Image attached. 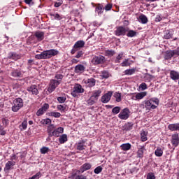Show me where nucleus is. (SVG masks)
<instances>
[{"instance_id": "338daca9", "label": "nucleus", "mask_w": 179, "mask_h": 179, "mask_svg": "<svg viewBox=\"0 0 179 179\" xmlns=\"http://www.w3.org/2000/svg\"><path fill=\"white\" fill-rule=\"evenodd\" d=\"M162 19L163 18L161 15H157V17H155V22H162Z\"/></svg>"}, {"instance_id": "412c9836", "label": "nucleus", "mask_w": 179, "mask_h": 179, "mask_svg": "<svg viewBox=\"0 0 179 179\" xmlns=\"http://www.w3.org/2000/svg\"><path fill=\"white\" fill-rule=\"evenodd\" d=\"M173 35H174V31L169 30L164 35V38L165 40H170V38H173Z\"/></svg>"}, {"instance_id": "ddd939ff", "label": "nucleus", "mask_w": 179, "mask_h": 179, "mask_svg": "<svg viewBox=\"0 0 179 179\" xmlns=\"http://www.w3.org/2000/svg\"><path fill=\"white\" fill-rule=\"evenodd\" d=\"M171 143L173 146H174L175 148H177L178 146V144H179L178 134L176 133L172 135Z\"/></svg>"}, {"instance_id": "680f3d73", "label": "nucleus", "mask_w": 179, "mask_h": 179, "mask_svg": "<svg viewBox=\"0 0 179 179\" xmlns=\"http://www.w3.org/2000/svg\"><path fill=\"white\" fill-rule=\"evenodd\" d=\"M62 3H63L62 0H60L58 2H55L54 6H55V8H59V6H61V5H62Z\"/></svg>"}, {"instance_id": "2f4dec72", "label": "nucleus", "mask_w": 179, "mask_h": 179, "mask_svg": "<svg viewBox=\"0 0 179 179\" xmlns=\"http://www.w3.org/2000/svg\"><path fill=\"white\" fill-rule=\"evenodd\" d=\"M155 155L157 157H162L163 156V150L160 147H157L156 150L155 151Z\"/></svg>"}, {"instance_id": "de8ad7c7", "label": "nucleus", "mask_w": 179, "mask_h": 179, "mask_svg": "<svg viewBox=\"0 0 179 179\" xmlns=\"http://www.w3.org/2000/svg\"><path fill=\"white\" fill-rule=\"evenodd\" d=\"M115 54V51L114 50H106L105 52V55L106 57H113Z\"/></svg>"}, {"instance_id": "39448f33", "label": "nucleus", "mask_w": 179, "mask_h": 179, "mask_svg": "<svg viewBox=\"0 0 179 179\" xmlns=\"http://www.w3.org/2000/svg\"><path fill=\"white\" fill-rule=\"evenodd\" d=\"M61 85V83L59 81H57L55 79H52L50 80V84H49V87L48 88V92L50 93H52Z\"/></svg>"}, {"instance_id": "393cba45", "label": "nucleus", "mask_w": 179, "mask_h": 179, "mask_svg": "<svg viewBox=\"0 0 179 179\" xmlns=\"http://www.w3.org/2000/svg\"><path fill=\"white\" fill-rule=\"evenodd\" d=\"M141 140L142 142H146L148 141V131L143 130L141 133Z\"/></svg>"}, {"instance_id": "f03ea898", "label": "nucleus", "mask_w": 179, "mask_h": 179, "mask_svg": "<svg viewBox=\"0 0 179 179\" xmlns=\"http://www.w3.org/2000/svg\"><path fill=\"white\" fill-rule=\"evenodd\" d=\"M13 104L12 111L13 113H17L23 107V99L22 98H17L13 101Z\"/></svg>"}, {"instance_id": "423d86ee", "label": "nucleus", "mask_w": 179, "mask_h": 179, "mask_svg": "<svg viewBox=\"0 0 179 179\" xmlns=\"http://www.w3.org/2000/svg\"><path fill=\"white\" fill-rule=\"evenodd\" d=\"M91 62L94 65H99L100 64H104V62H106V57H104V56H102V55L94 56L92 58Z\"/></svg>"}, {"instance_id": "72a5a7b5", "label": "nucleus", "mask_w": 179, "mask_h": 179, "mask_svg": "<svg viewBox=\"0 0 179 179\" xmlns=\"http://www.w3.org/2000/svg\"><path fill=\"white\" fill-rule=\"evenodd\" d=\"M11 75L13 78H22V71L19 70H14L11 73Z\"/></svg>"}, {"instance_id": "cd10ccee", "label": "nucleus", "mask_w": 179, "mask_h": 179, "mask_svg": "<svg viewBox=\"0 0 179 179\" xmlns=\"http://www.w3.org/2000/svg\"><path fill=\"white\" fill-rule=\"evenodd\" d=\"M85 47V41H78L73 45V48H83Z\"/></svg>"}, {"instance_id": "8fccbe9b", "label": "nucleus", "mask_w": 179, "mask_h": 179, "mask_svg": "<svg viewBox=\"0 0 179 179\" xmlns=\"http://www.w3.org/2000/svg\"><path fill=\"white\" fill-rule=\"evenodd\" d=\"M114 97L116 99V101L120 103L121 101V93L115 92L114 94Z\"/></svg>"}, {"instance_id": "a18cd8bd", "label": "nucleus", "mask_w": 179, "mask_h": 179, "mask_svg": "<svg viewBox=\"0 0 179 179\" xmlns=\"http://www.w3.org/2000/svg\"><path fill=\"white\" fill-rule=\"evenodd\" d=\"M127 37H135L136 36V31L134 30H129L127 34Z\"/></svg>"}, {"instance_id": "c03bdc74", "label": "nucleus", "mask_w": 179, "mask_h": 179, "mask_svg": "<svg viewBox=\"0 0 179 179\" xmlns=\"http://www.w3.org/2000/svg\"><path fill=\"white\" fill-rule=\"evenodd\" d=\"M101 76L103 79H107V78H110V73H108V71H101Z\"/></svg>"}, {"instance_id": "49530a36", "label": "nucleus", "mask_w": 179, "mask_h": 179, "mask_svg": "<svg viewBox=\"0 0 179 179\" xmlns=\"http://www.w3.org/2000/svg\"><path fill=\"white\" fill-rule=\"evenodd\" d=\"M130 65L129 59H125L123 62L121 63V66H129Z\"/></svg>"}, {"instance_id": "20e7f679", "label": "nucleus", "mask_w": 179, "mask_h": 179, "mask_svg": "<svg viewBox=\"0 0 179 179\" xmlns=\"http://www.w3.org/2000/svg\"><path fill=\"white\" fill-rule=\"evenodd\" d=\"M179 55V47L173 50H167L165 52V59H171L173 57H178Z\"/></svg>"}, {"instance_id": "4c0bfd02", "label": "nucleus", "mask_w": 179, "mask_h": 179, "mask_svg": "<svg viewBox=\"0 0 179 179\" xmlns=\"http://www.w3.org/2000/svg\"><path fill=\"white\" fill-rule=\"evenodd\" d=\"M85 141H83L82 142L78 143L77 144V149L78 150H85Z\"/></svg>"}, {"instance_id": "5fc2aeb1", "label": "nucleus", "mask_w": 179, "mask_h": 179, "mask_svg": "<svg viewBox=\"0 0 179 179\" xmlns=\"http://www.w3.org/2000/svg\"><path fill=\"white\" fill-rule=\"evenodd\" d=\"M52 16L54 17L55 20H61V19H62V17H61V15H59L58 13L52 14Z\"/></svg>"}, {"instance_id": "a878e982", "label": "nucleus", "mask_w": 179, "mask_h": 179, "mask_svg": "<svg viewBox=\"0 0 179 179\" xmlns=\"http://www.w3.org/2000/svg\"><path fill=\"white\" fill-rule=\"evenodd\" d=\"M12 166H15V162L8 161L6 164V166L4 167V171H9V170H10V167H12Z\"/></svg>"}, {"instance_id": "1a4fd4ad", "label": "nucleus", "mask_w": 179, "mask_h": 179, "mask_svg": "<svg viewBox=\"0 0 179 179\" xmlns=\"http://www.w3.org/2000/svg\"><path fill=\"white\" fill-rule=\"evenodd\" d=\"M27 92H29V94H33L34 96H37L38 94V89H37V85H32L27 87Z\"/></svg>"}, {"instance_id": "f704fd0d", "label": "nucleus", "mask_w": 179, "mask_h": 179, "mask_svg": "<svg viewBox=\"0 0 179 179\" xmlns=\"http://www.w3.org/2000/svg\"><path fill=\"white\" fill-rule=\"evenodd\" d=\"M120 148H121L122 150H124V152H127V150H129V149H131V144L129 143L122 144L120 145Z\"/></svg>"}, {"instance_id": "dca6fc26", "label": "nucleus", "mask_w": 179, "mask_h": 179, "mask_svg": "<svg viewBox=\"0 0 179 179\" xmlns=\"http://www.w3.org/2000/svg\"><path fill=\"white\" fill-rule=\"evenodd\" d=\"M61 134H64V128L62 127H58L57 129H55L52 131L51 136H55L56 138H58Z\"/></svg>"}, {"instance_id": "864d4df0", "label": "nucleus", "mask_w": 179, "mask_h": 179, "mask_svg": "<svg viewBox=\"0 0 179 179\" xmlns=\"http://www.w3.org/2000/svg\"><path fill=\"white\" fill-rule=\"evenodd\" d=\"M139 89H141V90H146L148 89V85L146 83H142L139 86Z\"/></svg>"}, {"instance_id": "2eb2a0df", "label": "nucleus", "mask_w": 179, "mask_h": 179, "mask_svg": "<svg viewBox=\"0 0 179 179\" xmlns=\"http://www.w3.org/2000/svg\"><path fill=\"white\" fill-rule=\"evenodd\" d=\"M45 34L44 33V31H35L34 36L36 37V40H38V41H43V40H44Z\"/></svg>"}, {"instance_id": "69168bd1", "label": "nucleus", "mask_w": 179, "mask_h": 179, "mask_svg": "<svg viewBox=\"0 0 179 179\" xmlns=\"http://www.w3.org/2000/svg\"><path fill=\"white\" fill-rule=\"evenodd\" d=\"M43 124H45V125H48V124H51V119H45L43 120Z\"/></svg>"}, {"instance_id": "774afa93", "label": "nucleus", "mask_w": 179, "mask_h": 179, "mask_svg": "<svg viewBox=\"0 0 179 179\" xmlns=\"http://www.w3.org/2000/svg\"><path fill=\"white\" fill-rule=\"evenodd\" d=\"M0 135H2V136L6 135V131L3 130V127H1V129H0Z\"/></svg>"}, {"instance_id": "6e6552de", "label": "nucleus", "mask_w": 179, "mask_h": 179, "mask_svg": "<svg viewBox=\"0 0 179 179\" xmlns=\"http://www.w3.org/2000/svg\"><path fill=\"white\" fill-rule=\"evenodd\" d=\"M92 169V164L90 163H85L84 164H83L79 170L76 171V173H81L83 174V173L84 171H87V170H90Z\"/></svg>"}, {"instance_id": "0e129e2a", "label": "nucleus", "mask_w": 179, "mask_h": 179, "mask_svg": "<svg viewBox=\"0 0 179 179\" xmlns=\"http://www.w3.org/2000/svg\"><path fill=\"white\" fill-rule=\"evenodd\" d=\"M113 8V5L108 3L106 6H105V10L106 11L108 10H111V8Z\"/></svg>"}, {"instance_id": "c756f323", "label": "nucleus", "mask_w": 179, "mask_h": 179, "mask_svg": "<svg viewBox=\"0 0 179 179\" xmlns=\"http://www.w3.org/2000/svg\"><path fill=\"white\" fill-rule=\"evenodd\" d=\"M97 100L99 99H96V98H94V96H92L91 95L90 99L87 101V103L89 106H93V104H94L95 103H97Z\"/></svg>"}, {"instance_id": "ea45409f", "label": "nucleus", "mask_w": 179, "mask_h": 179, "mask_svg": "<svg viewBox=\"0 0 179 179\" xmlns=\"http://www.w3.org/2000/svg\"><path fill=\"white\" fill-rule=\"evenodd\" d=\"M135 69H127L124 71V75H134L135 73Z\"/></svg>"}, {"instance_id": "e2e57ef3", "label": "nucleus", "mask_w": 179, "mask_h": 179, "mask_svg": "<svg viewBox=\"0 0 179 179\" xmlns=\"http://www.w3.org/2000/svg\"><path fill=\"white\" fill-rule=\"evenodd\" d=\"M2 123L5 125V127H7L9 124V120H8L6 118H3L2 120Z\"/></svg>"}, {"instance_id": "7c9ffc66", "label": "nucleus", "mask_w": 179, "mask_h": 179, "mask_svg": "<svg viewBox=\"0 0 179 179\" xmlns=\"http://www.w3.org/2000/svg\"><path fill=\"white\" fill-rule=\"evenodd\" d=\"M8 58L16 60L19 59V58H20V56H19V55L16 54L15 52H10L8 53Z\"/></svg>"}, {"instance_id": "c85d7f7f", "label": "nucleus", "mask_w": 179, "mask_h": 179, "mask_svg": "<svg viewBox=\"0 0 179 179\" xmlns=\"http://www.w3.org/2000/svg\"><path fill=\"white\" fill-rule=\"evenodd\" d=\"M145 152V146H142L141 148H138L137 151V157L140 159H142L143 157V153Z\"/></svg>"}, {"instance_id": "e433bc0d", "label": "nucleus", "mask_w": 179, "mask_h": 179, "mask_svg": "<svg viewBox=\"0 0 179 179\" xmlns=\"http://www.w3.org/2000/svg\"><path fill=\"white\" fill-rule=\"evenodd\" d=\"M139 20L143 24H146L148 23V17L145 15H141L139 16Z\"/></svg>"}, {"instance_id": "79ce46f5", "label": "nucleus", "mask_w": 179, "mask_h": 179, "mask_svg": "<svg viewBox=\"0 0 179 179\" xmlns=\"http://www.w3.org/2000/svg\"><path fill=\"white\" fill-rule=\"evenodd\" d=\"M55 79H57V82H59V83H61V82H62V79H64V75L57 73L55 75Z\"/></svg>"}, {"instance_id": "603ef678", "label": "nucleus", "mask_w": 179, "mask_h": 179, "mask_svg": "<svg viewBox=\"0 0 179 179\" xmlns=\"http://www.w3.org/2000/svg\"><path fill=\"white\" fill-rule=\"evenodd\" d=\"M57 101H59V103H65V101H66V97H65V96H59L57 98Z\"/></svg>"}, {"instance_id": "58836bf2", "label": "nucleus", "mask_w": 179, "mask_h": 179, "mask_svg": "<svg viewBox=\"0 0 179 179\" xmlns=\"http://www.w3.org/2000/svg\"><path fill=\"white\" fill-rule=\"evenodd\" d=\"M50 117H54V118H59L61 113L59 112H50L49 113Z\"/></svg>"}, {"instance_id": "a211bd4d", "label": "nucleus", "mask_w": 179, "mask_h": 179, "mask_svg": "<svg viewBox=\"0 0 179 179\" xmlns=\"http://www.w3.org/2000/svg\"><path fill=\"white\" fill-rule=\"evenodd\" d=\"M169 76H170V78L172 80H178V79H179V72L176 71L174 70H171L169 72Z\"/></svg>"}, {"instance_id": "c9c22d12", "label": "nucleus", "mask_w": 179, "mask_h": 179, "mask_svg": "<svg viewBox=\"0 0 179 179\" xmlns=\"http://www.w3.org/2000/svg\"><path fill=\"white\" fill-rule=\"evenodd\" d=\"M19 128L20 131H25V129H27V120H24L19 126Z\"/></svg>"}, {"instance_id": "b1692460", "label": "nucleus", "mask_w": 179, "mask_h": 179, "mask_svg": "<svg viewBox=\"0 0 179 179\" xmlns=\"http://www.w3.org/2000/svg\"><path fill=\"white\" fill-rule=\"evenodd\" d=\"M59 142L61 145L65 143V142H68V136L66 134H62L59 138Z\"/></svg>"}, {"instance_id": "6ab92c4d", "label": "nucleus", "mask_w": 179, "mask_h": 179, "mask_svg": "<svg viewBox=\"0 0 179 179\" xmlns=\"http://www.w3.org/2000/svg\"><path fill=\"white\" fill-rule=\"evenodd\" d=\"M86 69V67L83 64H78L75 66L74 71L76 73H83Z\"/></svg>"}, {"instance_id": "3c124183", "label": "nucleus", "mask_w": 179, "mask_h": 179, "mask_svg": "<svg viewBox=\"0 0 179 179\" xmlns=\"http://www.w3.org/2000/svg\"><path fill=\"white\" fill-rule=\"evenodd\" d=\"M103 171V168L101 166H97L94 169V172L95 174H100V173Z\"/></svg>"}, {"instance_id": "f3484780", "label": "nucleus", "mask_w": 179, "mask_h": 179, "mask_svg": "<svg viewBox=\"0 0 179 179\" xmlns=\"http://www.w3.org/2000/svg\"><path fill=\"white\" fill-rule=\"evenodd\" d=\"M145 108H146V110H155L157 108V106L152 104L150 99L145 101Z\"/></svg>"}, {"instance_id": "a19ab883", "label": "nucleus", "mask_w": 179, "mask_h": 179, "mask_svg": "<svg viewBox=\"0 0 179 179\" xmlns=\"http://www.w3.org/2000/svg\"><path fill=\"white\" fill-rule=\"evenodd\" d=\"M40 152L41 155H45V153H48L50 152V148H48V147H42L40 149Z\"/></svg>"}, {"instance_id": "aec40b11", "label": "nucleus", "mask_w": 179, "mask_h": 179, "mask_svg": "<svg viewBox=\"0 0 179 179\" xmlns=\"http://www.w3.org/2000/svg\"><path fill=\"white\" fill-rule=\"evenodd\" d=\"M84 83L88 87H93V86H95L96 85V80H94V78H89L85 80Z\"/></svg>"}, {"instance_id": "37998d69", "label": "nucleus", "mask_w": 179, "mask_h": 179, "mask_svg": "<svg viewBox=\"0 0 179 179\" xmlns=\"http://www.w3.org/2000/svg\"><path fill=\"white\" fill-rule=\"evenodd\" d=\"M122 57H124V52L119 53V55L116 57L115 62H116V64H120V60L122 59Z\"/></svg>"}, {"instance_id": "f8f14e48", "label": "nucleus", "mask_w": 179, "mask_h": 179, "mask_svg": "<svg viewBox=\"0 0 179 179\" xmlns=\"http://www.w3.org/2000/svg\"><path fill=\"white\" fill-rule=\"evenodd\" d=\"M111 96H113V92H108L101 96V101L102 103H108L109 100L111 99Z\"/></svg>"}, {"instance_id": "5701e85b", "label": "nucleus", "mask_w": 179, "mask_h": 179, "mask_svg": "<svg viewBox=\"0 0 179 179\" xmlns=\"http://www.w3.org/2000/svg\"><path fill=\"white\" fill-rule=\"evenodd\" d=\"M170 131H179V123L171 124L168 126Z\"/></svg>"}, {"instance_id": "f257e3e1", "label": "nucleus", "mask_w": 179, "mask_h": 179, "mask_svg": "<svg viewBox=\"0 0 179 179\" xmlns=\"http://www.w3.org/2000/svg\"><path fill=\"white\" fill-rule=\"evenodd\" d=\"M59 51L55 49H50L42 52L41 54H38L35 56L36 59H49L51 57H55L58 55Z\"/></svg>"}, {"instance_id": "6e6d98bb", "label": "nucleus", "mask_w": 179, "mask_h": 179, "mask_svg": "<svg viewBox=\"0 0 179 179\" xmlns=\"http://www.w3.org/2000/svg\"><path fill=\"white\" fill-rule=\"evenodd\" d=\"M85 54V52L80 50L77 52V55H76V58H82L83 57V55Z\"/></svg>"}, {"instance_id": "09e8293b", "label": "nucleus", "mask_w": 179, "mask_h": 179, "mask_svg": "<svg viewBox=\"0 0 179 179\" xmlns=\"http://www.w3.org/2000/svg\"><path fill=\"white\" fill-rule=\"evenodd\" d=\"M121 111V108L120 106H116L112 109L113 114H118Z\"/></svg>"}, {"instance_id": "bb28decb", "label": "nucleus", "mask_w": 179, "mask_h": 179, "mask_svg": "<svg viewBox=\"0 0 179 179\" xmlns=\"http://www.w3.org/2000/svg\"><path fill=\"white\" fill-rule=\"evenodd\" d=\"M55 129V126L54 124H50L48 127L47 132L48 134L49 138H51V135L52 134V132H54Z\"/></svg>"}, {"instance_id": "4468645a", "label": "nucleus", "mask_w": 179, "mask_h": 179, "mask_svg": "<svg viewBox=\"0 0 179 179\" xmlns=\"http://www.w3.org/2000/svg\"><path fill=\"white\" fill-rule=\"evenodd\" d=\"M127 33V29L124 27H118L115 31V36H125Z\"/></svg>"}, {"instance_id": "4d7b16f0", "label": "nucleus", "mask_w": 179, "mask_h": 179, "mask_svg": "<svg viewBox=\"0 0 179 179\" xmlns=\"http://www.w3.org/2000/svg\"><path fill=\"white\" fill-rule=\"evenodd\" d=\"M150 101L152 103H155L157 106H159V99L157 98H152L150 99Z\"/></svg>"}, {"instance_id": "4be33fe9", "label": "nucleus", "mask_w": 179, "mask_h": 179, "mask_svg": "<svg viewBox=\"0 0 179 179\" xmlns=\"http://www.w3.org/2000/svg\"><path fill=\"white\" fill-rule=\"evenodd\" d=\"M132 128H134V123L132 122H127L122 127L123 131H131Z\"/></svg>"}, {"instance_id": "052dcab7", "label": "nucleus", "mask_w": 179, "mask_h": 179, "mask_svg": "<svg viewBox=\"0 0 179 179\" xmlns=\"http://www.w3.org/2000/svg\"><path fill=\"white\" fill-rule=\"evenodd\" d=\"M66 108V107H65L63 105H58L57 106V110H59V111H65Z\"/></svg>"}, {"instance_id": "9b49d317", "label": "nucleus", "mask_w": 179, "mask_h": 179, "mask_svg": "<svg viewBox=\"0 0 179 179\" xmlns=\"http://www.w3.org/2000/svg\"><path fill=\"white\" fill-rule=\"evenodd\" d=\"M147 94L148 92H138L137 94H136V95L131 96V100H142L143 97H146Z\"/></svg>"}, {"instance_id": "7ed1b4c3", "label": "nucleus", "mask_w": 179, "mask_h": 179, "mask_svg": "<svg viewBox=\"0 0 179 179\" xmlns=\"http://www.w3.org/2000/svg\"><path fill=\"white\" fill-rule=\"evenodd\" d=\"M84 92L85 89L82 87V85L80 84H76L71 92V96H73V97H79V94L83 93Z\"/></svg>"}, {"instance_id": "9d476101", "label": "nucleus", "mask_w": 179, "mask_h": 179, "mask_svg": "<svg viewBox=\"0 0 179 179\" xmlns=\"http://www.w3.org/2000/svg\"><path fill=\"white\" fill-rule=\"evenodd\" d=\"M48 108H50V105L48 103H44L43 106L37 110L36 115L38 117L43 115V114H44V113H45Z\"/></svg>"}, {"instance_id": "bf43d9fd", "label": "nucleus", "mask_w": 179, "mask_h": 179, "mask_svg": "<svg viewBox=\"0 0 179 179\" xmlns=\"http://www.w3.org/2000/svg\"><path fill=\"white\" fill-rule=\"evenodd\" d=\"M75 179H87V176L85 175H78L76 176Z\"/></svg>"}, {"instance_id": "473e14b6", "label": "nucleus", "mask_w": 179, "mask_h": 179, "mask_svg": "<svg viewBox=\"0 0 179 179\" xmlns=\"http://www.w3.org/2000/svg\"><path fill=\"white\" fill-rule=\"evenodd\" d=\"M101 94V90H94L92 92V96L95 98L96 100H99L100 95Z\"/></svg>"}, {"instance_id": "13d9d810", "label": "nucleus", "mask_w": 179, "mask_h": 179, "mask_svg": "<svg viewBox=\"0 0 179 179\" xmlns=\"http://www.w3.org/2000/svg\"><path fill=\"white\" fill-rule=\"evenodd\" d=\"M147 179H156V177L153 173H149L147 175Z\"/></svg>"}, {"instance_id": "0eeeda50", "label": "nucleus", "mask_w": 179, "mask_h": 179, "mask_svg": "<svg viewBox=\"0 0 179 179\" xmlns=\"http://www.w3.org/2000/svg\"><path fill=\"white\" fill-rule=\"evenodd\" d=\"M129 109L128 108H124L118 115L120 120H128L129 118Z\"/></svg>"}]
</instances>
